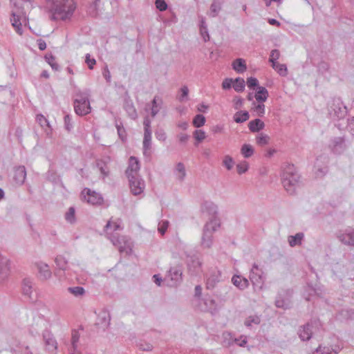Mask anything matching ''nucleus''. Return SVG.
<instances>
[{
    "instance_id": "nucleus-1",
    "label": "nucleus",
    "mask_w": 354,
    "mask_h": 354,
    "mask_svg": "<svg viewBox=\"0 0 354 354\" xmlns=\"http://www.w3.org/2000/svg\"><path fill=\"white\" fill-rule=\"evenodd\" d=\"M30 5V0H15L11 11L10 21L12 27L19 35H21L23 33L22 25H26L28 22V19L24 10L25 7L28 8Z\"/></svg>"
},
{
    "instance_id": "nucleus-2",
    "label": "nucleus",
    "mask_w": 354,
    "mask_h": 354,
    "mask_svg": "<svg viewBox=\"0 0 354 354\" xmlns=\"http://www.w3.org/2000/svg\"><path fill=\"white\" fill-rule=\"evenodd\" d=\"M76 9L74 0H59L53 12V17L56 19H69Z\"/></svg>"
},
{
    "instance_id": "nucleus-3",
    "label": "nucleus",
    "mask_w": 354,
    "mask_h": 354,
    "mask_svg": "<svg viewBox=\"0 0 354 354\" xmlns=\"http://www.w3.org/2000/svg\"><path fill=\"white\" fill-rule=\"evenodd\" d=\"M82 196L88 203L93 205H100L103 203V198L95 191L86 188L82 192Z\"/></svg>"
},
{
    "instance_id": "nucleus-4",
    "label": "nucleus",
    "mask_w": 354,
    "mask_h": 354,
    "mask_svg": "<svg viewBox=\"0 0 354 354\" xmlns=\"http://www.w3.org/2000/svg\"><path fill=\"white\" fill-rule=\"evenodd\" d=\"M74 109L77 114L85 115L90 113L91 106L87 98L80 97L74 102Z\"/></svg>"
},
{
    "instance_id": "nucleus-5",
    "label": "nucleus",
    "mask_w": 354,
    "mask_h": 354,
    "mask_svg": "<svg viewBox=\"0 0 354 354\" xmlns=\"http://www.w3.org/2000/svg\"><path fill=\"white\" fill-rule=\"evenodd\" d=\"M298 178V176L295 174H285L283 176L282 183L287 192L292 193L295 191Z\"/></svg>"
},
{
    "instance_id": "nucleus-6",
    "label": "nucleus",
    "mask_w": 354,
    "mask_h": 354,
    "mask_svg": "<svg viewBox=\"0 0 354 354\" xmlns=\"http://www.w3.org/2000/svg\"><path fill=\"white\" fill-rule=\"evenodd\" d=\"M129 180L131 192L133 195H138L143 192L145 184L142 180L139 179L137 176H135L134 178H130Z\"/></svg>"
},
{
    "instance_id": "nucleus-7",
    "label": "nucleus",
    "mask_w": 354,
    "mask_h": 354,
    "mask_svg": "<svg viewBox=\"0 0 354 354\" xmlns=\"http://www.w3.org/2000/svg\"><path fill=\"white\" fill-rule=\"evenodd\" d=\"M139 169L140 165L138 159L133 156L130 157L129 166L126 171L128 178H134L135 176H137Z\"/></svg>"
},
{
    "instance_id": "nucleus-8",
    "label": "nucleus",
    "mask_w": 354,
    "mask_h": 354,
    "mask_svg": "<svg viewBox=\"0 0 354 354\" xmlns=\"http://www.w3.org/2000/svg\"><path fill=\"white\" fill-rule=\"evenodd\" d=\"M268 97V90L263 86H259L257 88V91L254 95V97L256 100L259 102H264Z\"/></svg>"
},
{
    "instance_id": "nucleus-9",
    "label": "nucleus",
    "mask_w": 354,
    "mask_h": 354,
    "mask_svg": "<svg viewBox=\"0 0 354 354\" xmlns=\"http://www.w3.org/2000/svg\"><path fill=\"white\" fill-rule=\"evenodd\" d=\"M120 229V223L119 220H113L111 218L105 226V232L110 234L112 232Z\"/></svg>"
},
{
    "instance_id": "nucleus-10",
    "label": "nucleus",
    "mask_w": 354,
    "mask_h": 354,
    "mask_svg": "<svg viewBox=\"0 0 354 354\" xmlns=\"http://www.w3.org/2000/svg\"><path fill=\"white\" fill-rule=\"evenodd\" d=\"M232 68L237 73H243L246 70V63L243 59H236L232 62Z\"/></svg>"
},
{
    "instance_id": "nucleus-11",
    "label": "nucleus",
    "mask_w": 354,
    "mask_h": 354,
    "mask_svg": "<svg viewBox=\"0 0 354 354\" xmlns=\"http://www.w3.org/2000/svg\"><path fill=\"white\" fill-rule=\"evenodd\" d=\"M26 176L24 167H19L15 171V178L17 183H23Z\"/></svg>"
},
{
    "instance_id": "nucleus-12",
    "label": "nucleus",
    "mask_w": 354,
    "mask_h": 354,
    "mask_svg": "<svg viewBox=\"0 0 354 354\" xmlns=\"http://www.w3.org/2000/svg\"><path fill=\"white\" fill-rule=\"evenodd\" d=\"M145 137H144L143 145H144V147L145 149H147L149 147L151 138V131L149 130V122L145 121Z\"/></svg>"
},
{
    "instance_id": "nucleus-13",
    "label": "nucleus",
    "mask_w": 354,
    "mask_h": 354,
    "mask_svg": "<svg viewBox=\"0 0 354 354\" xmlns=\"http://www.w3.org/2000/svg\"><path fill=\"white\" fill-rule=\"evenodd\" d=\"M264 127V123L259 119L252 120L248 124L250 130L252 132H257L262 129Z\"/></svg>"
},
{
    "instance_id": "nucleus-14",
    "label": "nucleus",
    "mask_w": 354,
    "mask_h": 354,
    "mask_svg": "<svg viewBox=\"0 0 354 354\" xmlns=\"http://www.w3.org/2000/svg\"><path fill=\"white\" fill-rule=\"evenodd\" d=\"M299 334L300 338L302 340H308L310 338L312 334L311 326L310 324H307L306 326H304L299 330Z\"/></svg>"
},
{
    "instance_id": "nucleus-15",
    "label": "nucleus",
    "mask_w": 354,
    "mask_h": 354,
    "mask_svg": "<svg viewBox=\"0 0 354 354\" xmlns=\"http://www.w3.org/2000/svg\"><path fill=\"white\" fill-rule=\"evenodd\" d=\"M232 281L234 285L241 289H243L248 286V281L245 278L241 277L240 276L233 277Z\"/></svg>"
},
{
    "instance_id": "nucleus-16",
    "label": "nucleus",
    "mask_w": 354,
    "mask_h": 354,
    "mask_svg": "<svg viewBox=\"0 0 354 354\" xmlns=\"http://www.w3.org/2000/svg\"><path fill=\"white\" fill-rule=\"evenodd\" d=\"M304 238V234L297 233L295 236H290L288 237V243L291 247L300 245Z\"/></svg>"
},
{
    "instance_id": "nucleus-17",
    "label": "nucleus",
    "mask_w": 354,
    "mask_h": 354,
    "mask_svg": "<svg viewBox=\"0 0 354 354\" xmlns=\"http://www.w3.org/2000/svg\"><path fill=\"white\" fill-rule=\"evenodd\" d=\"M10 273L8 261H6L4 265L0 268V281L6 279Z\"/></svg>"
},
{
    "instance_id": "nucleus-18",
    "label": "nucleus",
    "mask_w": 354,
    "mask_h": 354,
    "mask_svg": "<svg viewBox=\"0 0 354 354\" xmlns=\"http://www.w3.org/2000/svg\"><path fill=\"white\" fill-rule=\"evenodd\" d=\"M272 68L281 76H286L287 75L288 69L285 64H282L277 62H274L272 64Z\"/></svg>"
},
{
    "instance_id": "nucleus-19",
    "label": "nucleus",
    "mask_w": 354,
    "mask_h": 354,
    "mask_svg": "<svg viewBox=\"0 0 354 354\" xmlns=\"http://www.w3.org/2000/svg\"><path fill=\"white\" fill-rule=\"evenodd\" d=\"M193 137L197 142V144H199L206 139L207 135L203 130L197 129L193 132Z\"/></svg>"
},
{
    "instance_id": "nucleus-20",
    "label": "nucleus",
    "mask_w": 354,
    "mask_h": 354,
    "mask_svg": "<svg viewBox=\"0 0 354 354\" xmlns=\"http://www.w3.org/2000/svg\"><path fill=\"white\" fill-rule=\"evenodd\" d=\"M233 88L236 92H241L245 88V81L243 78L233 80Z\"/></svg>"
},
{
    "instance_id": "nucleus-21",
    "label": "nucleus",
    "mask_w": 354,
    "mask_h": 354,
    "mask_svg": "<svg viewBox=\"0 0 354 354\" xmlns=\"http://www.w3.org/2000/svg\"><path fill=\"white\" fill-rule=\"evenodd\" d=\"M241 152L245 158H249L253 155L254 149L251 145L245 144L242 146Z\"/></svg>"
},
{
    "instance_id": "nucleus-22",
    "label": "nucleus",
    "mask_w": 354,
    "mask_h": 354,
    "mask_svg": "<svg viewBox=\"0 0 354 354\" xmlns=\"http://www.w3.org/2000/svg\"><path fill=\"white\" fill-rule=\"evenodd\" d=\"M205 118L203 115L198 114L194 118L192 124L195 127L200 128L205 124Z\"/></svg>"
},
{
    "instance_id": "nucleus-23",
    "label": "nucleus",
    "mask_w": 354,
    "mask_h": 354,
    "mask_svg": "<svg viewBox=\"0 0 354 354\" xmlns=\"http://www.w3.org/2000/svg\"><path fill=\"white\" fill-rule=\"evenodd\" d=\"M249 114L247 111L238 112L234 115V121L237 123L243 122L248 120Z\"/></svg>"
},
{
    "instance_id": "nucleus-24",
    "label": "nucleus",
    "mask_w": 354,
    "mask_h": 354,
    "mask_svg": "<svg viewBox=\"0 0 354 354\" xmlns=\"http://www.w3.org/2000/svg\"><path fill=\"white\" fill-rule=\"evenodd\" d=\"M80 338V335L77 331H73L72 333V345H73V351L71 354H80L79 351H77V342H78Z\"/></svg>"
},
{
    "instance_id": "nucleus-25",
    "label": "nucleus",
    "mask_w": 354,
    "mask_h": 354,
    "mask_svg": "<svg viewBox=\"0 0 354 354\" xmlns=\"http://www.w3.org/2000/svg\"><path fill=\"white\" fill-rule=\"evenodd\" d=\"M260 323V318L257 315L248 317L245 320V325L247 326H252L253 325H258Z\"/></svg>"
},
{
    "instance_id": "nucleus-26",
    "label": "nucleus",
    "mask_w": 354,
    "mask_h": 354,
    "mask_svg": "<svg viewBox=\"0 0 354 354\" xmlns=\"http://www.w3.org/2000/svg\"><path fill=\"white\" fill-rule=\"evenodd\" d=\"M257 143L260 146H264L268 144L270 138L266 134L261 133L256 138Z\"/></svg>"
},
{
    "instance_id": "nucleus-27",
    "label": "nucleus",
    "mask_w": 354,
    "mask_h": 354,
    "mask_svg": "<svg viewBox=\"0 0 354 354\" xmlns=\"http://www.w3.org/2000/svg\"><path fill=\"white\" fill-rule=\"evenodd\" d=\"M45 59L53 69H57L58 64L55 60V57L52 54H46L45 55Z\"/></svg>"
},
{
    "instance_id": "nucleus-28",
    "label": "nucleus",
    "mask_w": 354,
    "mask_h": 354,
    "mask_svg": "<svg viewBox=\"0 0 354 354\" xmlns=\"http://www.w3.org/2000/svg\"><path fill=\"white\" fill-rule=\"evenodd\" d=\"M221 9V2L218 1H214L210 7V15L212 17H215Z\"/></svg>"
},
{
    "instance_id": "nucleus-29",
    "label": "nucleus",
    "mask_w": 354,
    "mask_h": 354,
    "mask_svg": "<svg viewBox=\"0 0 354 354\" xmlns=\"http://www.w3.org/2000/svg\"><path fill=\"white\" fill-rule=\"evenodd\" d=\"M45 339H46V345L48 346V349L49 351H53L57 348V342L54 339L53 337H47L45 336Z\"/></svg>"
},
{
    "instance_id": "nucleus-30",
    "label": "nucleus",
    "mask_w": 354,
    "mask_h": 354,
    "mask_svg": "<svg viewBox=\"0 0 354 354\" xmlns=\"http://www.w3.org/2000/svg\"><path fill=\"white\" fill-rule=\"evenodd\" d=\"M249 165L246 161H242L236 165V170L239 174L246 172L248 169Z\"/></svg>"
},
{
    "instance_id": "nucleus-31",
    "label": "nucleus",
    "mask_w": 354,
    "mask_h": 354,
    "mask_svg": "<svg viewBox=\"0 0 354 354\" xmlns=\"http://www.w3.org/2000/svg\"><path fill=\"white\" fill-rule=\"evenodd\" d=\"M39 270L41 275L44 278H48L50 277V272L48 269V266L46 264H42L39 267Z\"/></svg>"
},
{
    "instance_id": "nucleus-32",
    "label": "nucleus",
    "mask_w": 354,
    "mask_h": 354,
    "mask_svg": "<svg viewBox=\"0 0 354 354\" xmlns=\"http://www.w3.org/2000/svg\"><path fill=\"white\" fill-rule=\"evenodd\" d=\"M220 226L219 221L216 218L211 221L205 225L206 230H216L217 227Z\"/></svg>"
},
{
    "instance_id": "nucleus-33",
    "label": "nucleus",
    "mask_w": 354,
    "mask_h": 354,
    "mask_svg": "<svg viewBox=\"0 0 354 354\" xmlns=\"http://www.w3.org/2000/svg\"><path fill=\"white\" fill-rule=\"evenodd\" d=\"M314 354H336L330 347H319Z\"/></svg>"
},
{
    "instance_id": "nucleus-34",
    "label": "nucleus",
    "mask_w": 354,
    "mask_h": 354,
    "mask_svg": "<svg viewBox=\"0 0 354 354\" xmlns=\"http://www.w3.org/2000/svg\"><path fill=\"white\" fill-rule=\"evenodd\" d=\"M68 291L75 296H80L84 293V289L82 287L79 286L69 288Z\"/></svg>"
},
{
    "instance_id": "nucleus-35",
    "label": "nucleus",
    "mask_w": 354,
    "mask_h": 354,
    "mask_svg": "<svg viewBox=\"0 0 354 354\" xmlns=\"http://www.w3.org/2000/svg\"><path fill=\"white\" fill-rule=\"evenodd\" d=\"M253 111L256 113V114L259 116H262L265 113V106L263 104H259L257 105H254L253 107Z\"/></svg>"
},
{
    "instance_id": "nucleus-36",
    "label": "nucleus",
    "mask_w": 354,
    "mask_h": 354,
    "mask_svg": "<svg viewBox=\"0 0 354 354\" xmlns=\"http://www.w3.org/2000/svg\"><path fill=\"white\" fill-rule=\"evenodd\" d=\"M223 165L227 169H231L234 165V160L230 156H225L223 159Z\"/></svg>"
},
{
    "instance_id": "nucleus-37",
    "label": "nucleus",
    "mask_w": 354,
    "mask_h": 354,
    "mask_svg": "<svg viewBox=\"0 0 354 354\" xmlns=\"http://www.w3.org/2000/svg\"><path fill=\"white\" fill-rule=\"evenodd\" d=\"M279 57H280L279 51L277 50H272V52L270 53L269 61L272 64H274V62H277V60L279 58Z\"/></svg>"
},
{
    "instance_id": "nucleus-38",
    "label": "nucleus",
    "mask_w": 354,
    "mask_h": 354,
    "mask_svg": "<svg viewBox=\"0 0 354 354\" xmlns=\"http://www.w3.org/2000/svg\"><path fill=\"white\" fill-rule=\"evenodd\" d=\"M155 3L156 8L160 11H165L167 8V4L165 0H156Z\"/></svg>"
},
{
    "instance_id": "nucleus-39",
    "label": "nucleus",
    "mask_w": 354,
    "mask_h": 354,
    "mask_svg": "<svg viewBox=\"0 0 354 354\" xmlns=\"http://www.w3.org/2000/svg\"><path fill=\"white\" fill-rule=\"evenodd\" d=\"M168 226H169V222L165 221H162V223H160L159 224V227H158V232L162 234L163 235L165 232L167 231V228H168Z\"/></svg>"
},
{
    "instance_id": "nucleus-40",
    "label": "nucleus",
    "mask_w": 354,
    "mask_h": 354,
    "mask_svg": "<svg viewBox=\"0 0 354 354\" xmlns=\"http://www.w3.org/2000/svg\"><path fill=\"white\" fill-rule=\"evenodd\" d=\"M232 86L233 87V79L226 78L223 80L222 83V88L223 89H229Z\"/></svg>"
},
{
    "instance_id": "nucleus-41",
    "label": "nucleus",
    "mask_w": 354,
    "mask_h": 354,
    "mask_svg": "<svg viewBox=\"0 0 354 354\" xmlns=\"http://www.w3.org/2000/svg\"><path fill=\"white\" fill-rule=\"evenodd\" d=\"M66 219L72 223L75 220V209L73 207H71L68 209V212L66 214Z\"/></svg>"
},
{
    "instance_id": "nucleus-42",
    "label": "nucleus",
    "mask_w": 354,
    "mask_h": 354,
    "mask_svg": "<svg viewBox=\"0 0 354 354\" xmlns=\"http://www.w3.org/2000/svg\"><path fill=\"white\" fill-rule=\"evenodd\" d=\"M85 62L90 69H93L94 65L96 64L95 59L94 58H91L89 54L86 55Z\"/></svg>"
},
{
    "instance_id": "nucleus-43",
    "label": "nucleus",
    "mask_w": 354,
    "mask_h": 354,
    "mask_svg": "<svg viewBox=\"0 0 354 354\" xmlns=\"http://www.w3.org/2000/svg\"><path fill=\"white\" fill-rule=\"evenodd\" d=\"M257 84L258 80L254 77H250L247 80V85L250 88H254V86H257Z\"/></svg>"
},
{
    "instance_id": "nucleus-44",
    "label": "nucleus",
    "mask_w": 354,
    "mask_h": 354,
    "mask_svg": "<svg viewBox=\"0 0 354 354\" xmlns=\"http://www.w3.org/2000/svg\"><path fill=\"white\" fill-rule=\"evenodd\" d=\"M97 166L99 167L100 171H101V173L104 176H106L108 175L109 172V168L106 165H104V167L102 166V162H99L97 163Z\"/></svg>"
},
{
    "instance_id": "nucleus-45",
    "label": "nucleus",
    "mask_w": 354,
    "mask_h": 354,
    "mask_svg": "<svg viewBox=\"0 0 354 354\" xmlns=\"http://www.w3.org/2000/svg\"><path fill=\"white\" fill-rule=\"evenodd\" d=\"M158 112V104H157V99H156V97H155L153 100V106L151 109L152 116H155Z\"/></svg>"
},
{
    "instance_id": "nucleus-46",
    "label": "nucleus",
    "mask_w": 354,
    "mask_h": 354,
    "mask_svg": "<svg viewBox=\"0 0 354 354\" xmlns=\"http://www.w3.org/2000/svg\"><path fill=\"white\" fill-rule=\"evenodd\" d=\"M176 169L180 173V178H183L185 175V167L181 163L178 164Z\"/></svg>"
},
{
    "instance_id": "nucleus-47",
    "label": "nucleus",
    "mask_w": 354,
    "mask_h": 354,
    "mask_svg": "<svg viewBox=\"0 0 354 354\" xmlns=\"http://www.w3.org/2000/svg\"><path fill=\"white\" fill-rule=\"evenodd\" d=\"M201 34L203 36V37L205 41L209 40V36L205 28L203 27V26L201 27Z\"/></svg>"
},
{
    "instance_id": "nucleus-48",
    "label": "nucleus",
    "mask_w": 354,
    "mask_h": 354,
    "mask_svg": "<svg viewBox=\"0 0 354 354\" xmlns=\"http://www.w3.org/2000/svg\"><path fill=\"white\" fill-rule=\"evenodd\" d=\"M37 45H38V48H39V50H44L46 49V42L42 40V39H39L37 40Z\"/></svg>"
},
{
    "instance_id": "nucleus-49",
    "label": "nucleus",
    "mask_w": 354,
    "mask_h": 354,
    "mask_svg": "<svg viewBox=\"0 0 354 354\" xmlns=\"http://www.w3.org/2000/svg\"><path fill=\"white\" fill-rule=\"evenodd\" d=\"M189 136L185 133H181L178 136V140L180 142H186L188 140Z\"/></svg>"
},
{
    "instance_id": "nucleus-50",
    "label": "nucleus",
    "mask_w": 354,
    "mask_h": 354,
    "mask_svg": "<svg viewBox=\"0 0 354 354\" xmlns=\"http://www.w3.org/2000/svg\"><path fill=\"white\" fill-rule=\"evenodd\" d=\"M208 109V106L205 105L204 104H199L197 107V109L200 112H205L206 110Z\"/></svg>"
},
{
    "instance_id": "nucleus-51",
    "label": "nucleus",
    "mask_w": 354,
    "mask_h": 354,
    "mask_svg": "<svg viewBox=\"0 0 354 354\" xmlns=\"http://www.w3.org/2000/svg\"><path fill=\"white\" fill-rule=\"evenodd\" d=\"M180 91L182 93V98H183L187 96L189 89L187 86H183L181 88Z\"/></svg>"
},
{
    "instance_id": "nucleus-52",
    "label": "nucleus",
    "mask_w": 354,
    "mask_h": 354,
    "mask_svg": "<svg viewBox=\"0 0 354 354\" xmlns=\"http://www.w3.org/2000/svg\"><path fill=\"white\" fill-rule=\"evenodd\" d=\"M178 127L183 130H185L188 127V123L187 122H181L178 124Z\"/></svg>"
},
{
    "instance_id": "nucleus-53",
    "label": "nucleus",
    "mask_w": 354,
    "mask_h": 354,
    "mask_svg": "<svg viewBox=\"0 0 354 354\" xmlns=\"http://www.w3.org/2000/svg\"><path fill=\"white\" fill-rule=\"evenodd\" d=\"M153 279H154V280H155L156 283L158 286H160L161 279L158 277V275L155 274V275L153 276Z\"/></svg>"
},
{
    "instance_id": "nucleus-54",
    "label": "nucleus",
    "mask_w": 354,
    "mask_h": 354,
    "mask_svg": "<svg viewBox=\"0 0 354 354\" xmlns=\"http://www.w3.org/2000/svg\"><path fill=\"white\" fill-rule=\"evenodd\" d=\"M276 152L275 149H269L268 151H267V153H266V156H268V157H270L272 156L274 153Z\"/></svg>"
},
{
    "instance_id": "nucleus-55",
    "label": "nucleus",
    "mask_w": 354,
    "mask_h": 354,
    "mask_svg": "<svg viewBox=\"0 0 354 354\" xmlns=\"http://www.w3.org/2000/svg\"><path fill=\"white\" fill-rule=\"evenodd\" d=\"M201 290H202V288L200 286H196L195 288V292H196V295L199 296L201 295Z\"/></svg>"
},
{
    "instance_id": "nucleus-56",
    "label": "nucleus",
    "mask_w": 354,
    "mask_h": 354,
    "mask_svg": "<svg viewBox=\"0 0 354 354\" xmlns=\"http://www.w3.org/2000/svg\"><path fill=\"white\" fill-rule=\"evenodd\" d=\"M269 24H271V25H277V26H279L280 24L279 21H277L276 19H271L269 20Z\"/></svg>"
},
{
    "instance_id": "nucleus-57",
    "label": "nucleus",
    "mask_w": 354,
    "mask_h": 354,
    "mask_svg": "<svg viewBox=\"0 0 354 354\" xmlns=\"http://www.w3.org/2000/svg\"><path fill=\"white\" fill-rule=\"evenodd\" d=\"M156 137L159 139V140H164L165 139V133H157L156 134Z\"/></svg>"
},
{
    "instance_id": "nucleus-58",
    "label": "nucleus",
    "mask_w": 354,
    "mask_h": 354,
    "mask_svg": "<svg viewBox=\"0 0 354 354\" xmlns=\"http://www.w3.org/2000/svg\"><path fill=\"white\" fill-rule=\"evenodd\" d=\"M31 288V286L30 285H28L26 284V283H24V291H26V294H28V291Z\"/></svg>"
},
{
    "instance_id": "nucleus-59",
    "label": "nucleus",
    "mask_w": 354,
    "mask_h": 354,
    "mask_svg": "<svg viewBox=\"0 0 354 354\" xmlns=\"http://www.w3.org/2000/svg\"><path fill=\"white\" fill-rule=\"evenodd\" d=\"M41 76L42 77H44V78H48L49 77V74L48 73V72L46 71H44L41 73Z\"/></svg>"
},
{
    "instance_id": "nucleus-60",
    "label": "nucleus",
    "mask_w": 354,
    "mask_h": 354,
    "mask_svg": "<svg viewBox=\"0 0 354 354\" xmlns=\"http://www.w3.org/2000/svg\"><path fill=\"white\" fill-rule=\"evenodd\" d=\"M350 237V241H348L349 244L354 245V235H348Z\"/></svg>"
},
{
    "instance_id": "nucleus-61",
    "label": "nucleus",
    "mask_w": 354,
    "mask_h": 354,
    "mask_svg": "<svg viewBox=\"0 0 354 354\" xmlns=\"http://www.w3.org/2000/svg\"><path fill=\"white\" fill-rule=\"evenodd\" d=\"M118 134H119V136L122 138V139H124V138H123V136H122V134H123V132H122V131H123V130L122 129V128L118 127Z\"/></svg>"
},
{
    "instance_id": "nucleus-62",
    "label": "nucleus",
    "mask_w": 354,
    "mask_h": 354,
    "mask_svg": "<svg viewBox=\"0 0 354 354\" xmlns=\"http://www.w3.org/2000/svg\"><path fill=\"white\" fill-rule=\"evenodd\" d=\"M235 100H236L235 103H236V106H241V104H242V100L241 99L239 98V99H236Z\"/></svg>"
},
{
    "instance_id": "nucleus-63",
    "label": "nucleus",
    "mask_w": 354,
    "mask_h": 354,
    "mask_svg": "<svg viewBox=\"0 0 354 354\" xmlns=\"http://www.w3.org/2000/svg\"><path fill=\"white\" fill-rule=\"evenodd\" d=\"M92 3H93L94 6H97V3L100 1V0H91Z\"/></svg>"
},
{
    "instance_id": "nucleus-64",
    "label": "nucleus",
    "mask_w": 354,
    "mask_h": 354,
    "mask_svg": "<svg viewBox=\"0 0 354 354\" xmlns=\"http://www.w3.org/2000/svg\"><path fill=\"white\" fill-rule=\"evenodd\" d=\"M104 77H105V78H106L107 80H109V79H110V75H109V71H107V74H106V73H105V74H104Z\"/></svg>"
}]
</instances>
